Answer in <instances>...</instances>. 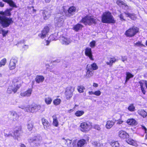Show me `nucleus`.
I'll use <instances>...</instances> for the list:
<instances>
[{
	"mask_svg": "<svg viewBox=\"0 0 147 147\" xmlns=\"http://www.w3.org/2000/svg\"><path fill=\"white\" fill-rule=\"evenodd\" d=\"M41 105H40L33 103L31 104L28 105L25 108L27 112L33 113L38 111L40 109Z\"/></svg>",
	"mask_w": 147,
	"mask_h": 147,
	"instance_id": "obj_6",
	"label": "nucleus"
},
{
	"mask_svg": "<svg viewBox=\"0 0 147 147\" xmlns=\"http://www.w3.org/2000/svg\"><path fill=\"white\" fill-rule=\"evenodd\" d=\"M125 141L127 144L132 146L135 147H137L138 146L137 141L132 139L128 138Z\"/></svg>",
	"mask_w": 147,
	"mask_h": 147,
	"instance_id": "obj_18",
	"label": "nucleus"
},
{
	"mask_svg": "<svg viewBox=\"0 0 147 147\" xmlns=\"http://www.w3.org/2000/svg\"><path fill=\"white\" fill-rule=\"evenodd\" d=\"M126 123L128 125L131 126L135 125L137 124L136 121L132 118L128 119L126 121Z\"/></svg>",
	"mask_w": 147,
	"mask_h": 147,
	"instance_id": "obj_21",
	"label": "nucleus"
},
{
	"mask_svg": "<svg viewBox=\"0 0 147 147\" xmlns=\"http://www.w3.org/2000/svg\"><path fill=\"white\" fill-rule=\"evenodd\" d=\"M64 22L63 19L61 17L57 18L55 20V23L57 26L62 25Z\"/></svg>",
	"mask_w": 147,
	"mask_h": 147,
	"instance_id": "obj_29",
	"label": "nucleus"
},
{
	"mask_svg": "<svg viewBox=\"0 0 147 147\" xmlns=\"http://www.w3.org/2000/svg\"><path fill=\"white\" fill-rule=\"evenodd\" d=\"M74 90V88L71 86L66 88L65 92V96L66 99L68 100L71 98Z\"/></svg>",
	"mask_w": 147,
	"mask_h": 147,
	"instance_id": "obj_8",
	"label": "nucleus"
},
{
	"mask_svg": "<svg viewBox=\"0 0 147 147\" xmlns=\"http://www.w3.org/2000/svg\"><path fill=\"white\" fill-rule=\"evenodd\" d=\"M84 113L83 111H77L75 113V115L77 117H80L83 115Z\"/></svg>",
	"mask_w": 147,
	"mask_h": 147,
	"instance_id": "obj_38",
	"label": "nucleus"
},
{
	"mask_svg": "<svg viewBox=\"0 0 147 147\" xmlns=\"http://www.w3.org/2000/svg\"><path fill=\"white\" fill-rule=\"evenodd\" d=\"M61 100L60 98H56L54 99L53 101L54 105L57 106L59 105L61 102Z\"/></svg>",
	"mask_w": 147,
	"mask_h": 147,
	"instance_id": "obj_44",
	"label": "nucleus"
},
{
	"mask_svg": "<svg viewBox=\"0 0 147 147\" xmlns=\"http://www.w3.org/2000/svg\"><path fill=\"white\" fill-rule=\"evenodd\" d=\"M52 117L53 119V125L54 126L58 127L59 125V122L57 115H54Z\"/></svg>",
	"mask_w": 147,
	"mask_h": 147,
	"instance_id": "obj_26",
	"label": "nucleus"
},
{
	"mask_svg": "<svg viewBox=\"0 0 147 147\" xmlns=\"http://www.w3.org/2000/svg\"><path fill=\"white\" fill-rule=\"evenodd\" d=\"M86 141L85 140L82 139L77 142L76 144L73 143V147H83L86 144Z\"/></svg>",
	"mask_w": 147,
	"mask_h": 147,
	"instance_id": "obj_15",
	"label": "nucleus"
},
{
	"mask_svg": "<svg viewBox=\"0 0 147 147\" xmlns=\"http://www.w3.org/2000/svg\"><path fill=\"white\" fill-rule=\"evenodd\" d=\"M119 137L122 139H125L129 138V135L128 133L124 130H121L118 132Z\"/></svg>",
	"mask_w": 147,
	"mask_h": 147,
	"instance_id": "obj_12",
	"label": "nucleus"
},
{
	"mask_svg": "<svg viewBox=\"0 0 147 147\" xmlns=\"http://www.w3.org/2000/svg\"><path fill=\"white\" fill-rule=\"evenodd\" d=\"M142 128L143 129H144V131H145V133H147V129H146V127H145L144 126H142Z\"/></svg>",
	"mask_w": 147,
	"mask_h": 147,
	"instance_id": "obj_57",
	"label": "nucleus"
},
{
	"mask_svg": "<svg viewBox=\"0 0 147 147\" xmlns=\"http://www.w3.org/2000/svg\"><path fill=\"white\" fill-rule=\"evenodd\" d=\"M88 93L89 95H92V94L94 95V92H93L92 91H89L88 92Z\"/></svg>",
	"mask_w": 147,
	"mask_h": 147,
	"instance_id": "obj_60",
	"label": "nucleus"
},
{
	"mask_svg": "<svg viewBox=\"0 0 147 147\" xmlns=\"http://www.w3.org/2000/svg\"><path fill=\"white\" fill-rule=\"evenodd\" d=\"M94 128L95 129L98 130H100V128L99 126L98 125H95L94 126Z\"/></svg>",
	"mask_w": 147,
	"mask_h": 147,
	"instance_id": "obj_53",
	"label": "nucleus"
},
{
	"mask_svg": "<svg viewBox=\"0 0 147 147\" xmlns=\"http://www.w3.org/2000/svg\"><path fill=\"white\" fill-rule=\"evenodd\" d=\"M50 30V28L48 26L44 27L41 33L38 34V36L42 39H43L46 37Z\"/></svg>",
	"mask_w": 147,
	"mask_h": 147,
	"instance_id": "obj_10",
	"label": "nucleus"
},
{
	"mask_svg": "<svg viewBox=\"0 0 147 147\" xmlns=\"http://www.w3.org/2000/svg\"><path fill=\"white\" fill-rule=\"evenodd\" d=\"M92 125L88 122H83L80 124V131L83 132H88L91 129Z\"/></svg>",
	"mask_w": 147,
	"mask_h": 147,
	"instance_id": "obj_7",
	"label": "nucleus"
},
{
	"mask_svg": "<svg viewBox=\"0 0 147 147\" xmlns=\"http://www.w3.org/2000/svg\"><path fill=\"white\" fill-rule=\"evenodd\" d=\"M91 68L90 69L93 71L96 70L98 68L96 64L95 63H93L91 64Z\"/></svg>",
	"mask_w": 147,
	"mask_h": 147,
	"instance_id": "obj_43",
	"label": "nucleus"
},
{
	"mask_svg": "<svg viewBox=\"0 0 147 147\" xmlns=\"http://www.w3.org/2000/svg\"><path fill=\"white\" fill-rule=\"evenodd\" d=\"M128 110L131 112H133L135 111V109L133 104H131L128 107Z\"/></svg>",
	"mask_w": 147,
	"mask_h": 147,
	"instance_id": "obj_40",
	"label": "nucleus"
},
{
	"mask_svg": "<svg viewBox=\"0 0 147 147\" xmlns=\"http://www.w3.org/2000/svg\"><path fill=\"white\" fill-rule=\"evenodd\" d=\"M27 128L29 131H31L34 127V123L32 122H29L27 125Z\"/></svg>",
	"mask_w": 147,
	"mask_h": 147,
	"instance_id": "obj_42",
	"label": "nucleus"
},
{
	"mask_svg": "<svg viewBox=\"0 0 147 147\" xmlns=\"http://www.w3.org/2000/svg\"><path fill=\"white\" fill-rule=\"evenodd\" d=\"M9 32L8 30H5L0 27V34H2L3 37L5 36Z\"/></svg>",
	"mask_w": 147,
	"mask_h": 147,
	"instance_id": "obj_36",
	"label": "nucleus"
},
{
	"mask_svg": "<svg viewBox=\"0 0 147 147\" xmlns=\"http://www.w3.org/2000/svg\"><path fill=\"white\" fill-rule=\"evenodd\" d=\"M2 1L8 4L9 6L11 7L15 8L17 7L16 3L12 0H2Z\"/></svg>",
	"mask_w": 147,
	"mask_h": 147,
	"instance_id": "obj_22",
	"label": "nucleus"
},
{
	"mask_svg": "<svg viewBox=\"0 0 147 147\" xmlns=\"http://www.w3.org/2000/svg\"><path fill=\"white\" fill-rule=\"evenodd\" d=\"M84 53L85 55L88 57L90 60L92 61L94 60L92 49L91 48L88 47H86L85 49Z\"/></svg>",
	"mask_w": 147,
	"mask_h": 147,
	"instance_id": "obj_14",
	"label": "nucleus"
},
{
	"mask_svg": "<svg viewBox=\"0 0 147 147\" xmlns=\"http://www.w3.org/2000/svg\"><path fill=\"white\" fill-rule=\"evenodd\" d=\"M117 60V59H116L115 57H113L111 58L109 62H107L106 64L111 67L112 66L113 63H115Z\"/></svg>",
	"mask_w": 147,
	"mask_h": 147,
	"instance_id": "obj_32",
	"label": "nucleus"
},
{
	"mask_svg": "<svg viewBox=\"0 0 147 147\" xmlns=\"http://www.w3.org/2000/svg\"><path fill=\"white\" fill-rule=\"evenodd\" d=\"M95 41L94 40H92L90 42V46L92 48L94 47L95 46Z\"/></svg>",
	"mask_w": 147,
	"mask_h": 147,
	"instance_id": "obj_51",
	"label": "nucleus"
},
{
	"mask_svg": "<svg viewBox=\"0 0 147 147\" xmlns=\"http://www.w3.org/2000/svg\"><path fill=\"white\" fill-rule=\"evenodd\" d=\"M116 3L120 7H128V6L126 3L121 0H117Z\"/></svg>",
	"mask_w": 147,
	"mask_h": 147,
	"instance_id": "obj_23",
	"label": "nucleus"
},
{
	"mask_svg": "<svg viewBox=\"0 0 147 147\" xmlns=\"http://www.w3.org/2000/svg\"><path fill=\"white\" fill-rule=\"evenodd\" d=\"M12 83L14 88L12 89L11 86H9L8 87L7 92L9 94H11L12 91L14 93H16L22 86L20 80L18 78H15L13 79L12 80Z\"/></svg>",
	"mask_w": 147,
	"mask_h": 147,
	"instance_id": "obj_4",
	"label": "nucleus"
},
{
	"mask_svg": "<svg viewBox=\"0 0 147 147\" xmlns=\"http://www.w3.org/2000/svg\"><path fill=\"white\" fill-rule=\"evenodd\" d=\"M4 136L5 137H8L10 136H13L12 134L10 133L9 134H7L6 133H4Z\"/></svg>",
	"mask_w": 147,
	"mask_h": 147,
	"instance_id": "obj_55",
	"label": "nucleus"
},
{
	"mask_svg": "<svg viewBox=\"0 0 147 147\" xmlns=\"http://www.w3.org/2000/svg\"><path fill=\"white\" fill-rule=\"evenodd\" d=\"M138 113L143 118L146 117L147 115L146 112L143 109H140L138 110Z\"/></svg>",
	"mask_w": 147,
	"mask_h": 147,
	"instance_id": "obj_34",
	"label": "nucleus"
},
{
	"mask_svg": "<svg viewBox=\"0 0 147 147\" xmlns=\"http://www.w3.org/2000/svg\"><path fill=\"white\" fill-rule=\"evenodd\" d=\"M41 121L45 129L47 130L51 127V122L49 121L45 117L42 118Z\"/></svg>",
	"mask_w": 147,
	"mask_h": 147,
	"instance_id": "obj_16",
	"label": "nucleus"
},
{
	"mask_svg": "<svg viewBox=\"0 0 147 147\" xmlns=\"http://www.w3.org/2000/svg\"><path fill=\"white\" fill-rule=\"evenodd\" d=\"M13 132V137L18 138L19 137L21 133H23L22 126L21 125L16 127Z\"/></svg>",
	"mask_w": 147,
	"mask_h": 147,
	"instance_id": "obj_9",
	"label": "nucleus"
},
{
	"mask_svg": "<svg viewBox=\"0 0 147 147\" xmlns=\"http://www.w3.org/2000/svg\"><path fill=\"white\" fill-rule=\"evenodd\" d=\"M84 87L82 86H78L77 87L78 91L80 93L83 92H84Z\"/></svg>",
	"mask_w": 147,
	"mask_h": 147,
	"instance_id": "obj_45",
	"label": "nucleus"
},
{
	"mask_svg": "<svg viewBox=\"0 0 147 147\" xmlns=\"http://www.w3.org/2000/svg\"><path fill=\"white\" fill-rule=\"evenodd\" d=\"M30 140L32 143L36 144H39L40 142V140L37 137H35V138L31 139Z\"/></svg>",
	"mask_w": 147,
	"mask_h": 147,
	"instance_id": "obj_37",
	"label": "nucleus"
},
{
	"mask_svg": "<svg viewBox=\"0 0 147 147\" xmlns=\"http://www.w3.org/2000/svg\"><path fill=\"white\" fill-rule=\"evenodd\" d=\"M94 95L96 96H100L101 94V92L100 90H97L94 92Z\"/></svg>",
	"mask_w": 147,
	"mask_h": 147,
	"instance_id": "obj_52",
	"label": "nucleus"
},
{
	"mask_svg": "<svg viewBox=\"0 0 147 147\" xmlns=\"http://www.w3.org/2000/svg\"><path fill=\"white\" fill-rule=\"evenodd\" d=\"M126 77L125 78V82H127L129 79L134 77V75L129 72H127L126 73Z\"/></svg>",
	"mask_w": 147,
	"mask_h": 147,
	"instance_id": "obj_35",
	"label": "nucleus"
},
{
	"mask_svg": "<svg viewBox=\"0 0 147 147\" xmlns=\"http://www.w3.org/2000/svg\"><path fill=\"white\" fill-rule=\"evenodd\" d=\"M93 86L95 87H97L98 86V84L95 83H94L93 84Z\"/></svg>",
	"mask_w": 147,
	"mask_h": 147,
	"instance_id": "obj_58",
	"label": "nucleus"
},
{
	"mask_svg": "<svg viewBox=\"0 0 147 147\" xmlns=\"http://www.w3.org/2000/svg\"><path fill=\"white\" fill-rule=\"evenodd\" d=\"M84 26L82 24L79 23H78L74 26L73 29L75 31L78 32L79 30L82 29Z\"/></svg>",
	"mask_w": 147,
	"mask_h": 147,
	"instance_id": "obj_27",
	"label": "nucleus"
},
{
	"mask_svg": "<svg viewBox=\"0 0 147 147\" xmlns=\"http://www.w3.org/2000/svg\"><path fill=\"white\" fill-rule=\"evenodd\" d=\"M7 62V60L6 58H3L0 61V67L2 66L5 65Z\"/></svg>",
	"mask_w": 147,
	"mask_h": 147,
	"instance_id": "obj_46",
	"label": "nucleus"
},
{
	"mask_svg": "<svg viewBox=\"0 0 147 147\" xmlns=\"http://www.w3.org/2000/svg\"><path fill=\"white\" fill-rule=\"evenodd\" d=\"M40 11H42V15L43 18L45 20H47L50 16L51 14V11L48 9H45L41 10Z\"/></svg>",
	"mask_w": 147,
	"mask_h": 147,
	"instance_id": "obj_11",
	"label": "nucleus"
},
{
	"mask_svg": "<svg viewBox=\"0 0 147 147\" xmlns=\"http://www.w3.org/2000/svg\"><path fill=\"white\" fill-rule=\"evenodd\" d=\"M12 8H7L4 11H0V24L3 28L9 26L13 22L11 15Z\"/></svg>",
	"mask_w": 147,
	"mask_h": 147,
	"instance_id": "obj_1",
	"label": "nucleus"
},
{
	"mask_svg": "<svg viewBox=\"0 0 147 147\" xmlns=\"http://www.w3.org/2000/svg\"><path fill=\"white\" fill-rule=\"evenodd\" d=\"M123 121L121 120V119H119L117 121V124H121Z\"/></svg>",
	"mask_w": 147,
	"mask_h": 147,
	"instance_id": "obj_54",
	"label": "nucleus"
},
{
	"mask_svg": "<svg viewBox=\"0 0 147 147\" xmlns=\"http://www.w3.org/2000/svg\"><path fill=\"white\" fill-rule=\"evenodd\" d=\"M124 13L126 15V17H129L132 20H135L137 18L136 15L134 13H130L128 12H125Z\"/></svg>",
	"mask_w": 147,
	"mask_h": 147,
	"instance_id": "obj_25",
	"label": "nucleus"
},
{
	"mask_svg": "<svg viewBox=\"0 0 147 147\" xmlns=\"http://www.w3.org/2000/svg\"><path fill=\"white\" fill-rule=\"evenodd\" d=\"M139 33V28L135 26H132L127 29L124 33L126 37L131 38L134 36Z\"/></svg>",
	"mask_w": 147,
	"mask_h": 147,
	"instance_id": "obj_5",
	"label": "nucleus"
},
{
	"mask_svg": "<svg viewBox=\"0 0 147 147\" xmlns=\"http://www.w3.org/2000/svg\"><path fill=\"white\" fill-rule=\"evenodd\" d=\"M76 7L71 6L68 9L67 11L68 14L66 15L67 17H70L71 16L74 15L76 12Z\"/></svg>",
	"mask_w": 147,
	"mask_h": 147,
	"instance_id": "obj_13",
	"label": "nucleus"
},
{
	"mask_svg": "<svg viewBox=\"0 0 147 147\" xmlns=\"http://www.w3.org/2000/svg\"><path fill=\"white\" fill-rule=\"evenodd\" d=\"M94 71L90 68H88L86 69V72L85 76L87 78H89L93 76Z\"/></svg>",
	"mask_w": 147,
	"mask_h": 147,
	"instance_id": "obj_30",
	"label": "nucleus"
},
{
	"mask_svg": "<svg viewBox=\"0 0 147 147\" xmlns=\"http://www.w3.org/2000/svg\"><path fill=\"white\" fill-rule=\"evenodd\" d=\"M28 46L27 45H25L24 47V49H28Z\"/></svg>",
	"mask_w": 147,
	"mask_h": 147,
	"instance_id": "obj_62",
	"label": "nucleus"
},
{
	"mask_svg": "<svg viewBox=\"0 0 147 147\" xmlns=\"http://www.w3.org/2000/svg\"><path fill=\"white\" fill-rule=\"evenodd\" d=\"M97 21L98 19L93 16L87 15L82 18L80 22L85 25L91 26L93 24H96Z\"/></svg>",
	"mask_w": 147,
	"mask_h": 147,
	"instance_id": "obj_3",
	"label": "nucleus"
},
{
	"mask_svg": "<svg viewBox=\"0 0 147 147\" xmlns=\"http://www.w3.org/2000/svg\"><path fill=\"white\" fill-rule=\"evenodd\" d=\"M32 89L31 88H28L26 91L21 92L20 93V95L22 96L29 97L31 96L32 92Z\"/></svg>",
	"mask_w": 147,
	"mask_h": 147,
	"instance_id": "obj_19",
	"label": "nucleus"
},
{
	"mask_svg": "<svg viewBox=\"0 0 147 147\" xmlns=\"http://www.w3.org/2000/svg\"><path fill=\"white\" fill-rule=\"evenodd\" d=\"M60 41L62 44L66 45H69L71 42V40L69 38L64 36L61 38Z\"/></svg>",
	"mask_w": 147,
	"mask_h": 147,
	"instance_id": "obj_17",
	"label": "nucleus"
},
{
	"mask_svg": "<svg viewBox=\"0 0 147 147\" xmlns=\"http://www.w3.org/2000/svg\"><path fill=\"white\" fill-rule=\"evenodd\" d=\"M146 80H142L138 82L140 84V88L141 91L143 94L145 95L146 94V91L144 86V84L145 83V82Z\"/></svg>",
	"mask_w": 147,
	"mask_h": 147,
	"instance_id": "obj_20",
	"label": "nucleus"
},
{
	"mask_svg": "<svg viewBox=\"0 0 147 147\" xmlns=\"http://www.w3.org/2000/svg\"><path fill=\"white\" fill-rule=\"evenodd\" d=\"M145 84L146 88H147V81H145Z\"/></svg>",
	"mask_w": 147,
	"mask_h": 147,
	"instance_id": "obj_64",
	"label": "nucleus"
},
{
	"mask_svg": "<svg viewBox=\"0 0 147 147\" xmlns=\"http://www.w3.org/2000/svg\"><path fill=\"white\" fill-rule=\"evenodd\" d=\"M72 141L69 139H67L66 140V142L65 144L67 146H70L71 143H72Z\"/></svg>",
	"mask_w": 147,
	"mask_h": 147,
	"instance_id": "obj_49",
	"label": "nucleus"
},
{
	"mask_svg": "<svg viewBox=\"0 0 147 147\" xmlns=\"http://www.w3.org/2000/svg\"><path fill=\"white\" fill-rule=\"evenodd\" d=\"M101 21L103 23L108 24H114L116 22L111 13L109 11L102 13L101 16Z\"/></svg>",
	"mask_w": 147,
	"mask_h": 147,
	"instance_id": "obj_2",
	"label": "nucleus"
},
{
	"mask_svg": "<svg viewBox=\"0 0 147 147\" xmlns=\"http://www.w3.org/2000/svg\"><path fill=\"white\" fill-rule=\"evenodd\" d=\"M45 102L47 105L50 104L52 101V98L50 97H47L45 98Z\"/></svg>",
	"mask_w": 147,
	"mask_h": 147,
	"instance_id": "obj_41",
	"label": "nucleus"
},
{
	"mask_svg": "<svg viewBox=\"0 0 147 147\" xmlns=\"http://www.w3.org/2000/svg\"><path fill=\"white\" fill-rule=\"evenodd\" d=\"M49 40H47L46 41V45H49L50 42H51V40L50 39L48 38Z\"/></svg>",
	"mask_w": 147,
	"mask_h": 147,
	"instance_id": "obj_56",
	"label": "nucleus"
},
{
	"mask_svg": "<svg viewBox=\"0 0 147 147\" xmlns=\"http://www.w3.org/2000/svg\"><path fill=\"white\" fill-rule=\"evenodd\" d=\"M45 79L44 77L42 75H37L35 78V80L38 83L43 82Z\"/></svg>",
	"mask_w": 147,
	"mask_h": 147,
	"instance_id": "obj_24",
	"label": "nucleus"
},
{
	"mask_svg": "<svg viewBox=\"0 0 147 147\" xmlns=\"http://www.w3.org/2000/svg\"><path fill=\"white\" fill-rule=\"evenodd\" d=\"M4 6V4L1 1H0V7H2Z\"/></svg>",
	"mask_w": 147,
	"mask_h": 147,
	"instance_id": "obj_59",
	"label": "nucleus"
},
{
	"mask_svg": "<svg viewBox=\"0 0 147 147\" xmlns=\"http://www.w3.org/2000/svg\"><path fill=\"white\" fill-rule=\"evenodd\" d=\"M21 147H26L25 145L24 144H22L20 145Z\"/></svg>",
	"mask_w": 147,
	"mask_h": 147,
	"instance_id": "obj_63",
	"label": "nucleus"
},
{
	"mask_svg": "<svg viewBox=\"0 0 147 147\" xmlns=\"http://www.w3.org/2000/svg\"><path fill=\"white\" fill-rule=\"evenodd\" d=\"M49 39H50L51 40L53 41L56 40L57 39V36L54 34H52L50 35L49 37Z\"/></svg>",
	"mask_w": 147,
	"mask_h": 147,
	"instance_id": "obj_47",
	"label": "nucleus"
},
{
	"mask_svg": "<svg viewBox=\"0 0 147 147\" xmlns=\"http://www.w3.org/2000/svg\"><path fill=\"white\" fill-rule=\"evenodd\" d=\"M119 18L120 20L122 21H126L125 19L124 18V17L123 14V13H121L120 14L119 16Z\"/></svg>",
	"mask_w": 147,
	"mask_h": 147,
	"instance_id": "obj_50",
	"label": "nucleus"
},
{
	"mask_svg": "<svg viewBox=\"0 0 147 147\" xmlns=\"http://www.w3.org/2000/svg\"><path fill=\"white\" fill-rule=\"evenodd\" d=\"M16 62L14 60H11L9 64V67L10 69L13 70L16 67Z\"/></svg>",
	"mask_w": 147,
	"mask_h": 147,
	"instance_id": "obj_33",
	"label": "nucleus"
},
{
	"mask_svg": "<svg viewBox=\"0 0 147 147\" xmlns=\"http://www.w3.org/2000/svg\"><path fill=\"white\" fill-rule=\"evenodd\" d=\"M74 110L73 109H70L68 110V112L69 113H71L74 111Z\"/></svg>",
	"mask_w": 147,
	"mask_h": 147,
	"instance_id": "obj_61",
	"label": "nucleus"
},
{
	"mask_svg": "<svg viewBox=\"0 0 147 147\" xmlns=\"http://www.w3.org/2000/svg\"><path fill=\"white\" fill-rule=\"evenodd\" d=\"M10 112V115L12 117L13 121H15L18 119L19 116L16 112L11 111Z\"/></svg>",
	"mask_w": 147,
	"mask_h": 147,
	"instance_id": "obj_31",
	"label": "nucleus"
},
{
	"mask_svg": "<svg viewBox=\"0 0 147 147\" xmlns=\"http://www.w3.org/2000/svg\"><path fill=\"white\" fill-rule=\"evenodd\" d=\"M112 147H119V144L117 141H112L110 143Z\"/></svg>",
	"mask_w": 147,
	"mask_h": 147,
	"instance_id": "obj_39",
	"label": "nucleus"
},
{
	"mask_svg": "<svg viewBox=\"0 0 147 147\" xmlns=\"http://www.w3.org/2000/svg\"><path fill=\"white\" fill-rule=\"evenodd\" d=\"M115 122L113 120L107 121L105 125L106 128L108 129L111 128L115 124Z\"/></svg>",
	"mask_w": 147,
	"mask_h": 147,
	"instance_id": "obj_28",
	"label": "nucleus"
},
{
	"mask_svg": "<svg viewBox=\"0 0 147 147\" xmlns=\"http://www.w3.org/2000/svg\"><path fill=\"white\" fill-rule=\"evenodd\" d=\"M134 45L135 46H141V47H145V46L143 44L141 43V42L140 41H138L136 43H135Z\"/></svg>",
	"mask_w": 147,
	"mask_h": 147,
	"instance_id": "obj_48",
	"label": "nucleus"
}]
</instances>
